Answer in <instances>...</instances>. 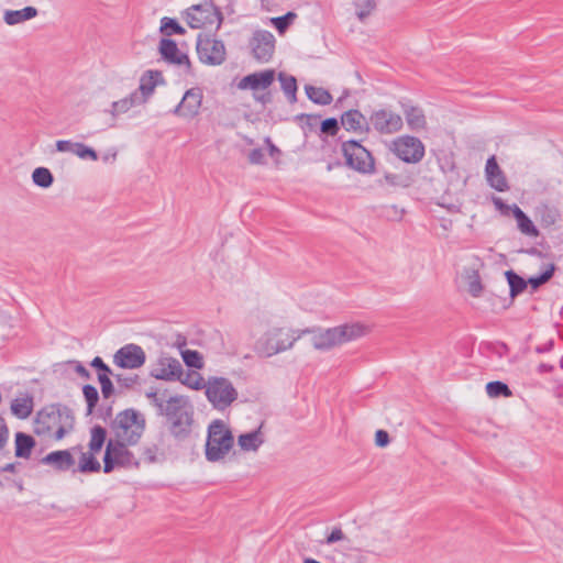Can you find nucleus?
I'll return each mask as SVG.
<instances>
[{"instance_id":"obj_1","label":"nucleus","mask_w":563,"mask_h":563,"mask_svg":"<svg viewBox=\"0 0 563 563\" xmlns=\"http://www.w3.org/2000/svg\"><path fill=\"white\" fill-rule=\"evenodd\" d=\"M307 334H311V343L316 350L328 351L338 345L356 340L366 334V327L363 324L344 323L338 327L322 329V328H306Z\"/></svg>"},{"instance_id":"obj_2","label":"nucleus","mask_w":563,"mask_h":563,"mask_svg":"<svg viewBox=\"0 0 563 563\" xmlns=\"http://www.w3.org/2000/svg\"><path fill=\"white\" fill-rule=\"evenodd\" d=\"M145 426L144 416L134 408L120 411L110 423L115 440L128 442L130 445L139 443L145 431Z\"/></svg>"},{"instance_id":"obj_3","label":"nucleus","mask_w":563,"mask_h":563,"mask_svg":"<svg viewBox=\"0 0 563 563\" xmlns=\"http://www.w3.org/2000/svg\"><path fill=\"white\" fill-rule=\"evenodd\" d=\"M307 332L302 329L272 328L257 341L256 349L262 355L269 357L291 349Z\"/></svg>"},{"instance_id":"obj_4","label":"nucleus","mask_w":563,"mask_h":563,"mask_svg":"<svg viewBox=\"0 0 563 563\" xmlns=\"http://www.w3.org/2000/svg\"><path fill=\"white\" fill-rule=\"evenodd\" d=\"M234 438L222 420H214L208 427L206 459L211 462L222 460L233 448Z\"/></svg>"},{"instance_id":"obj_5","label":"nucleus","mask_w":563,"mask_h":563,"mask_svg":"<svg viewBox=\"0 0 563 563\" xmlns=\"http://www.w3.org/2000/svg\"><path fill=\"white\" fill-rule=\"evenodd\" d=\"M128 442L109 439L106 443L103 454V473L110 474L115 467L129 468L139 467L140 462L135 459L132 451L126 446Z\"/></svg>"},{"instance_id":"obj_6","label":"nucleus","mask_w":563,"mask_h":563,"mask_svg":"<svg viewBox=\"0 0 563 563\" xmlns=\"http://www.w3.org/2000/svg\"><path fill=\"white\" fill-rule=\"evenodd\" d=\"M347 167L361 173L375 172V161L372 153L355 140L344 141L341 146Z\"/></svg>"},{"instance_id":"obj_7","label":"nucleus","mask_w":563,"mask_h":563,"mask_svg":"<svg viewBox=\"0 0 563 563\" xmlns=\"http://www.w3.org/2000/svg\"><path fill=\"white\" fill-rule=\"evenodd\" d=\"M205 389L207 399L217 409H225L238 398L236 389L224 377H210Z\"/></svg>"},{"instance_id":"obj_8","label":"nucleus","mask_w":563,"mask_h":563,"mask_svg":"<svg viewBox=\"0 0 563 563\" xmlns=\"http://www.w3.org/2000/svg\"><path fill=\"white\" fill-rule=\"evenodd\" d=\"M196 51L199 60L209 66H219L227 59L224 43L210 34L200 33L198 35Z\"/></svg>"},{"instance_id":"obj_9","label":"nucleus","mask_w":563,"mask_h":563,"mask_svg":"<svg viewBox=\"0 0 563 563\" xmlns=\"http://www.w3.org/2000/svg\"><path fill=\"white\" fill-rule=\"evenodd\" d=\"M183 18L191 29H201L206 25L222 21L220 10L212 2H205L191 5L183 13Z\"/></svg>"},{"instance_id":"obj_10","label":"nucleus","mask_w":563,"mask_h":563,"mask_svg":"<svg viewBox=\"0 0 563 563\" xmlns=\"http://www.w3.org/2000/svg\"><path fill=\"white\" fill-rule=\"evenodd\" d=\"M145 396L151 399L157 415L166 419L170 432L176 434V395L169 393L168 389H152Z\"/></svg>"},{"instance_id":"obj_11","label":"nucleus","mask_w":563,"mask_h":563,"mask_svg":"<svg viewBox=\"0 0 563 563\" xmlns=\"http://www.w3.org/2000/svg\"><path fill=\"white\" fill-rule=\"evenodd\" d=\"M391 151L405 163H419L424 156L423 143L415 136L404 135L396 139L391 144Z\"/></svg>"},{"instance_id":"obj_12","label":"nucleus","mask_w":563,"mask_h":563,"mask_svg":"<svg viewBox=\"0 0 563 563\" xmlns=\"http://www.w3.org/2000/svg\"><path fill=\"white\" fill-rule=\"evenodd\" d=\"M275 45V36L266 30H256L249 41L252 56L260 63H268L273 58Z\"/></svg>"},{"instance_id":"obj_13","label":"nucleus","mask_w":563,"mask_h":563,"mask_svg":"<svg viewBox=\"0 0 563 563\" xmlns=\"http://www.w3.org/2000/svg\"><path fill=\"white\" fill-rule=\"evenodd\" d=\"M145 361L144 350L134 343L123 345L113 355V363L123 369L140 368L145 364Z\"/></svg>"},{"instance_id":"obj_14","label":"nucleus","mask_w":563,"mask_h":563,"mask_svg":"<svg viewBox=\"0 0 563 563\" xmlns=\"http://www.w3.org/2000/svg\"><path fill=\"white\" fill-rule=\"evenodd\" d=\"M368 121L369 126L380 134H393L402 128L401 117L387 109L373 111Z\"/></svg>"},{"instance_id":"obj_15","label":"nucleus","mask_w":563,"mask_h":563,"mask_svg":"<svg viewBox=\"0 0 563 563\" xmlns=\"http://www.w3.org/2000/svg\"><path fill=\"white\" fill-rule=\"evenodd\" d=\"M34 423V432L37 435L49 434L54 427L60 424L57 404H51L38 410Z\"/></svg>"},{"instance_id":"obj_16","label":"nucleus","mask_w":563,"mask_h":563,"mask_svg":"<svg viewBox=\"0 0 563 563\" xmlns=\"http://www.w3.org/2000/svg\"><path fill=\"white\" fill-rule=\"evenodd\" d=\"M40 463L51 466L56 472L64 473L73 471L76 461L69 450H57L47 453L40 460Z\"/></svg>"},{"instance_id":"obj_17","label":"nucleus","mask_w":563,"mask_h":563,"mask_svg":"<svg viewBox=\"0 0 563 563\" xmlns=\"http://www.w3.org/2000/svg\"><path fill=\"white\" fill-rule=\"evenodd\" d=\"M275 80V70L266 69L262 71H256L243 77L239 84L238 88L245 90L251 89L253 91L256 90H265L267 89Z\"/></svg>"},{"instance_id":"obj_18","label":"nucleus","mask_w":563,"mask_h":563,"mask_svg":"<svg viewBox=\"0 0 563 563\" xmlns=\"http://www.w3.org/2000/svg\"><path fill=\"white\" fill-rule=\"evenodd\" d=\"M203 98L202 89L194 87L188 89L180 102H178V114L187 118H194L199 113Z\"/></svg>"},{"instance_id":"obj_19","label":"nucleus","mask_w":563,"mask_h":563,"mask_svg":"<svg viewBox=\"0 0 563 563\" xmlns=\"http://www.w3.org/2000/svg\"><path fill=\"white\" fill-rule=\"evenodd\" d=\"M485 175L487 183L495 190L500 192L509 190V185L506 175L498 165L497 159L494 155L490 156L486 162Z\"/></svg>"},{"instance_id":"obj_20","label":"nucleus","mask_w":563,"mask_h":563,"mask_svg":"<svg viewBox=\"0 0 563 563\" xmlns=\"http://www.w3.org/2000/svg\"><path fill=\"white\" fill-rule=\"evenodd\" d=\"M341 124L349 132L368 134L371 131L369 121L361 111L355 109L345 111L341 115Z\"/></svg>"},{"instance_id":"obj_21","label":"nucleus","mask_w":563,"mask_h":563,"mask_svg":"<svg viewBox=\"0 0 563 563\" xmlns=\"http://www.w3.org/2000/svg\"><path fill=\"white\" fill-rule=\"evenodd\" d=\"M187 344L185 336L178 334V351L187 368L201 369L205 366L203 356L196 350L184 349Z\"/></svg>"},{"instance_id":"obj_22","label":"nucleus","mask_w":563,"mask_h":563,"mask_svg":"<svg viewBox=\"0 0 563 563\" xmlns=\"http://www.w3.org/2000/svg\"><path fill=\"white\" fill-rule=\"evenodd\" d=\"M161 84H164L162 71L148 69L141 76L137 90L148 99L153 95L155 87Z\"/></svg>"},{"instance_id":"obj_23","label":"nucleus","mask_w":563,"mask_h":563,"mask_svg":"<svg viewBox=\"0 0 563 563\" xmlns=\"http://www.w3.org/2000/svg\"><path fill=\"white\" fill-rule=\"evenodd\" d=\"M36 446L35 439L25 432L19 431L14 435V455L18 459H30Z\"/></svg>"},{"instance_id":"obj_24","label":"nucleus","mask_w":563,"mask_h":563,"mask_svg":"<svg viewBox=\"0 0 563 563\" xmlns=\"http://www.w3.org/2000/svg\"><path fill=\"white\" fill-rule=\"evenodd\" d=\"M178 382L183 385L194 389L201 390L205 389L207 382H205L203 377L198 369L194 368H183L178 363Z\"/></svg>"},{"instance_id":"obj_25","label":"nucleus","mask_w":563,"mask_h":563,"mask_svg":"<svg viewBox=\"0 0 563 563\" xmlns=\"http://www.w3.org/2000/svg\"><path fill=\"white\" fill-rule=\"evenodd\" d=\"M150 375L161 380H176V360L173 357L159 360L151 369Z\"/></svg>"},{"instance_id":"obj_26","label":"nucleus","mask_w":563,"mask_h":563,"mask_svg":"<svg viewBox=\"0 0 563 563\" xmlns=\"http://www.w3.org/2000/svg\"><path fill=\"white\" fill-rule=\"evenodd\" d=\"M37 13V9L31 5L24 7L20 10H7L3 14V21L8 25H15L35 18Z\"/></svg>"},{"instance_id":"obj_27","label":"nucleus","mask_w":563,"mask_h":563,"mask_svg":"<svg viewBox=\"0 0 563 563\" xmlns=\"http://www.w3.org/2000/svg\"><path fill=\"white\" fill-rule=\"evenodd\" d=\"M512 216L515 217L517 227L522 234L532 238H537L540 234L531 219L518 206L512 208Z\"/></svg>"},{"instance_id":"obj_28","label":"nucleus","mask_w":563,"mask_h":563,"mask_svg":"<svg viewBox=\"0 0 563 563\" xmlns=\"http://www.w3.org/2000/svg\"><path fill=\"white\" fill-rule=\"evenodd\" d=\"M33 397L30 395H26L23 398H15L11 401V412L14 417L18 419H26L30 417V415L33 411Z\"/></svg>"},{"instance_id":"obj_29","label":"nucleus","mask_w":563,"mask_h":563,"mask_svg":"<svg viewBox=\"0 0 563 563\" xmlns=\"http://www.w3.org/2000/svg\"><path fill=\"white\" fill-rule=\"evenodd\" d=\"M97 453H92V451L81 453L78 462L77 468L74 467L73 473L79 472L82 474L90 473H99L101 470V465L97 457L95 456Z\"/></svg>"},{"instance_id":"obj_30","label":"nucleus","mask_w":563,"mask_h":563,"mask_svg":"<svg viewBox=\"0 0 563 563\" xmlns=\"http://www.w3.org/2000/svg\"><path fill=\"white\" fill-rule=\"evenodd\" d=\"M306 95L316 104L328 106L332 102V95L322 87L306 85Z\"/></svg>"},{"instance_id":"obj_31","label":"nucleus","mask_w":563,"mask_h":563,"mask_svg":"<svg viewBox=\"0 0 563 563\" xmlns=\"http://www.w3.org/2000/svg\"><path fill=\"white\" fill-rule=\"evenodd\" d=\"M239 445L244 451H256L264 442L260 429L239 435Z\"/></svg>"},{"instance_id":"obj_32","label":"nucleus","mask_w":563,"mask_h":563,"mask_svg":"<svg viewBox=\"0 0 563 563\" xmlns=\"http://www.w3.org/2000/svg\"><path fill=\"white\" fill-rule=\"evenodd\" d=\"M107 440V430L100 424H96L90 429V441L88 444L89 451L99 453Z\"/></svg>"},{"instance_id":"obj_33","label":"nucleus","mask_w":563,"mask_h":563,"mask_svg":"<svg viewBox=\"0 0 563 563\" xmlns=\"http://www.w3.org/2000/svg\"><path fill=\"white\" fill-rule=\"evenodd\" d=\"M406 121L411 130H422L427 125V120L423 111L418 107H410L405 112Z\"/></svg>"},{"instance_id":"obj_34","label":"nucleus","mask_w":563,"mask_h":563,"mask_svg":"<svg viewBox=\"0 0 563 563\" xmlns=\"http://www.w3.org/2000/svg\"><path fill=\"white\" fill-rule=\"evenodd\" d=\"M505 276L509 285V295L512 299L520 295L521 292H523L525 289L527 288V280L523 277L519 276L516 272L511 269L507 271L505 273Z\"/></svg>"},{"instance_id":"obj_35","label":"nucleus","mask_w":563,"mask_h":563,"mask_svg":"<svg viewBox=\"0 0 563 563\" xmlns=\"http://www.w3.org/2000/svg\"><path fill=\"white\" fill-rule=\"evenodd\" d=\"M278 79L280 81L282 89L284 93L287 96L288 101L294 103L297 101V80L294 76L287 75L285 73H279Z\"/></svg>"},{"instance_id":"obj_36","label":"nucleus","mask_w":563,"mask_h":563,"mask_svg":"<svg viewBox=\"0 0 563 563\" xmlns=\"http://www.w3.org/2000/svg\"><path fill=\"white\" fill-rule=\"evenodd\" d=\"M32 180L34 185L46 189L53 185L54 176L48 168L36 167L32 173Z\"/></svg>"},{"instance_id":"obj_37","label":"nucleus","mask_w":563,"mask_h":563,"mask_svg":"<svg viewBox=\"0 0 563 563\" xmlns=\"http://www.w3.org/2000/svg\"><path fill=\"white\" fill-rule=\"evenodd\" d=\"M158 52L164 60L176 64V41L163 37L159 42Z\"/></svg>"},{"instance_id":"obj_38","label":"nucleus","mask_w":563,"mask_h":563,"mask_svg":"<svg viewBox=\"0 0 563 563\" xmlns=\"http://www.w3.org/2000/svg\"><path fill=\"white\" fill-rule=\"evenodd\" d=\"M466 280L468 292L471 296L477 298L482 295L483 285L481 280V275L477 269H467L466 271Z\"/></svg>"},{"instance_id":"obj_39","label":"nucleus","mask_w":563,"mask_h":563,"mask_svg":"<svg viewBox=\"0 0 563 563\" xmlns=\"http://www.w3.org/2000/svg\"><path fill=\"white\" fill-rule=\"evenodd\" d=\"M486 393L490 398L510 397L512 395L509 386L500 380L489 382L486 385Z\"/></svg>"},{"instance_id":"obj_40","label":"nucleus","mask_w":563,"mask_h":563,"mask_svg":"<svg viewBox=\"0 0 563 563\" xmlns=\"http://www.w3.org/2000/svg\"><path fill=\"white\" fill-rule=\"evenodd\" d=\"M82 395L87 404V415H91L99 401L98 389L93 385L86 384L82 386Z\"/></svg>"},{"instance_id":"obj_41","label":"nucleus","mask_w":563,"mask_h":563,"mask_svg":"<svg viewBox=\"0 0 563 563\" xmlns=\"http://www.w3.org/2000/svg\"><path fill=\"white\" fill-rule=\"evenodd\" d=\"M538 213L540 216V221L544 227H551L555 224L560 217L558 210L548 205H541L538 207Z\"/></svg>"},{"instance_id":"obj_42","label":"nucleus","mask_w":563,"mask_h":563,"mask_svg":"<svg viewBox=\"0 0 563 563\" xmlns=\"http://www.w3.org/2000/svg\"><path fill=\"white\" fill-rule=\"evenodd\" d=\"M296 18L297 14L292 11H289L282 16L272 18L271 22L276 27L278 33L283 35L288 30V27L294 23Z\"/></svg>"},{"instance_id":"obj_43","label":"nucleus","mask_w":563,"mask_h":563,"mask_svg":"<svg viewBox=\"0 0 563 563\" xmlns=\"http://www.w3.org/2000/svg\"><path fill=\"white\" fill-rule=\"evenodd\" d=\"M354 7L356 9L357 19L363 22L375 10L376 1L375 0H355Z\"/></svg>"},{"instance_id":"obj_44","label":"nucleus","mask_w":563,"mask_h":563,"mask_svg":"<svg viewBox=\"0 0 563 563\" xmlns=\"http://www.w3.org/2000/svg\"><path fill=\"white\" fill-rule=\"evenodd\" d=\"M554 271H555V265L549 264L547 266V269L542 274H540L539 276L530 277L527 280V283L530 284L533 289H538L540 286L548 283L552 278Z\"/></svg>"},{"instance_id":"obj_45","label":"nucleus","mask_w":563,"mask_h":563,"mask_svg":"<svg viewBox=\"0 0 563 563\" xmlns=\"http://www.w3.org/2000/svg\"><path fill=\"white\" fill-rule=\"evenodd\" d=\"M75 155L85 161H98L99 156L95 148L86 145L85 143L78 142Z\"/></svg>"},{"instance_id":"obj_46","label":"nucleus","mask_w":563,"mask_h":563,"mask_svg":"<svg viewBox=\"0 0 563 563\" xmlns=\"http://www.w3.org/2000/svg\"><path fill=\"white\" fill-rule=\"evenodd\" d=\"M57 406L60 413V423L69 429H73L75 422L73 410L66 405L57 404Z\"/></svg>"},{"instance_id":"obj_47","label":"nucleus","mask_w":563,"mask_h":563,"mask_svg":"<svg viewBox=\"0 0 563 563\" xmlns=\"http://www.w3.org/2000/svg\"><path fill=\"white\" fill-rule=\"evenodd\" d=\"M340 130L339 121L335 118H328L320 124V131L323 134L334 136Z\"/></svg>"},{"instance_id":"obj_48","label":"nucleus","mask_w":563,"mask_h":563,"mask_svg":"<svg viewBox=\"0 0 563 563\" xmlns=\"http://www.w3.org/2000/svg\"><path fill=\"white\" fill-rule=\"evenodd\" d=\"M159 31L166 36L176 35V18L164 16L161 20Z\"/></svg>"},{"instance_id":"obj_49","label":"nucleus","mask_w":563,"mask_h":563,"mask_svg":"<svg viewBox=\"0 0 563 563\" xmlns=\"http://www.w3.org/2000/svg\"><path fill=\"white\" fill-rule=\"evenodd\" d=\"M130 109H132L131 103H129V101L124 97L123 99L113 101L111 103L110 113L112 114V117H118L122 113H126Z\"/></svg>"},{"instance_id":"obj_50","label":"nucleus","mask_w":563,"mask_h":563,"mask_svg":"<svg viewBox=\"0 0 563 563\" xmlns=\"http://www.w3.org/2000/svg\"><path fill=\"white\" fill-rule=\"evenodd\" d=\"M118 385L122 388H132L134 385L139 384L140 377L139 375L124 376L123 374L113 375Z\"/></svg>"},{"instance_id":"obj_51","label":"nucleus","mask_w":563,"mask_h":563,"mask_svg":"<svg viewBox=\"0 0 563 563\" xmlns=\"http://www.w3.org/2000/svg\"><path fill=\"white\" fill-rule=\"evenodd\" d=\"M320 119V115L317 114H306L301 113L296 117L297 121L303 122V129H307L309 131H313L317 126V123Z\"/></svg>"},{"instance_id":"obj_52","label":"nucleus","mask_w":563,"mask_h":563,"mask_svg":"<svg viewBox=\"0 0 563 563\" xmlns=\"http://www.w3.org/2000/svg\"><path fill=\"white\" fill-rule=\"evenodd\" d=\"M90 366L96 369L97 375L104 373L112 374L110 366L100 356L93 357L90 362Z\"/></svg>"},{"instance_id":"obj_53","label":"nucleus","mask_w":563,"mask_h":563,"mask_svg":"<svg viewBox=\"0 0 563 563\" xmlns=\"http://www.w3.org/2000/svg\"><path fill=\"white\" fill-rule=\"evenodd\" d=\"M9 428L8 424L2 416H0V451H3V449L7 446L9 441Z\"/></svg>"},{"instance_id":"obj_54","label":"nucleus","mask_w":563,"mask_h":563,"mask_svg":"<svg viewBox=\"0 0 563 563\" xmlns=\"http://www.w3.org/2000/svg\"><path fill=\"white\" fill-rule=\"evenodd\" d=\"M78 142H73L71 140H58L56 141V151L58 152H69L75 154Z\"/></svg>"},{"instance_id":"obj_55","label":"nucleus","mask_w":563,"mask_h":563,"mask_svg":"<svg viewBox=\"0 0 563 563\" xmlns=\"http://www.w3.org/2000/svg\"><path fill=\"white\" fill-rule=\"evenodd\" d=\"M493 203L496 207V209L499 210L504 216H509L510 213H512V208L517 206L516 203H514L512 206L505 203L500 197H493Z\"/></svg>"},{"instance_id":"obj_56","label":"nucleus","mask_w":563,"mask_h":563,"mask_svg":"<svg viewBox=\"0 0 563 563\" xmlns=\"http://www.w3.org/2000/svg\"><path fill=\"white\" fill-rule=\"evenodd\" d=\"M131 107H137L144 104L148 99H146L137 89L132 91L129 96L125 97Z\"/></svg>"},{"instance_id":"obj_57","label":"nucleus","mask_w":563,"mask_h":563,"mask_svg":"<svg viewBox=\"0 0 563 563\" xmlns=\"http://www.w3.org/2000/svg\"><path fill=\"white\" fill-rule=\"evenodd\" d=\"M178 67H185L186 73L192 75V66L189 56L186 52L178 48Z\"/></svg>"},{"instance_id":"obj_58","label":"nucleus","mask_w":563,"mask_h":563,"mask_svg":"<svg viewBox=\"0 0 563 563\" xmlns=\"http://www.w3.org/2000/svg\"><path fill=\"white\" fill-rule=\"evenodd\" d=\"M69 365L73 366L74 371L84 379H90V372L84 366V364L79 361H70Z\"/></svg>"},{"instance_id":"obj_59","label":"nucleus","mask_w":563,"mask_h":563,"mask_svg":"<svg viewBox=\"0 0 563 563\" xmlns=\"http://www.w3.org/2000/svg\"><path fill=\"white\" fill-rule=\"evenodd\" d=\"M180 401H181V398L178 397V420H177L178 427H180L183 424V422H185L187 426H189L192 422V417L190 415H188L187 411H183Z\"/></svg>"},{"instance_id":"obj_60","label":"nucleus","mask_w":563,"mask_h":563,"mask_svg":"<svg viewBox=\"0 0 563 563\" xmlns=\"http://www.w3.org/2000/svg\"><path fill=\"white\" fill-rule=\"evenodd\" d=\"M389 434L385 430H377L375 434V443L377 446L384 448L389 443Z\"/></svg>"},{"instance_id":"obj_61","label":"nucleus","mask_w":563,"mask_h":563,"mask_svg":"<svg viewBox=\"0 0 563 563\" xmlns=\"http://www.w3.org/2000/svg\"><path fill=\"white\" fill-rule=\"evenodd\" d=\"M249 161L252 164H263L264 153L261 148H253L249 154Z\"/></svg>"},{"instance_id":"obj_62","label":"nucleus","mask_w":563,"mask_h":563,"mask_svg":"<svg viewBox=\"0 0 563 563\" xmlns=\"http://www.w3.org/2000/svg\"><path fill=\"white\" fill-rule=\"evenodd\" d=\"M344 538H345V536H344L343 531L341 530V528H334L331 531V533L328 536L327 543L332 544V543L343 540Z\"/></svg>"},{"instance_id":"obj_63","label":"nucleus","mask_w":563,"mask_h":563,"mask_svg":"<svg viewBox=\"0 0 563 563\" xmlns=\"http://www.w3.org/2000/svg\"><path fill=\"white\" fill-rule=\"evenodd\" d=\"M254 99L263 106H266L273 101V95L271 91H266L261 95H254Z\"/></svg>"},{"instance_id":"obj_64","label":"nucleus","mask_w":563,"mask_h":563,"mask_svg":"<svg viewBox=\"0 0 563 563\" xmlns=\"http://www.w3.org/2000/svg\"><path fill=\"white\" fill-rule=\"evenodd\" d=\"M99 416L102 418L103 421H108L112 418V405L108 406H100L99 409Z\"/></svg>"}]
</instances>
